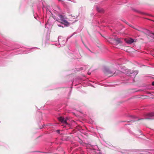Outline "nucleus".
Returning a JSON list of instances; mask_svg holds the SVG:
<instances>
[{"label":"nucleus","mask_w":154,"mask_h":154,"mask_svg":"<svg viewBox=\"0 0 154 154\" xmlns=\"http://www.w3.org/2000/svg\"><path fill=\"white\" fill-rule=\"evenodd\" d=\"M58 16L60 18L57 19L56 20L57 21L66 26L69 25V23L65 19V18L63 15H59Z\"/></svg>","instance_id":"nucleus-1"},{"label":"nucleus","mask_w":154,"mask_h":154,"mask_svg":"<svg viewBox=\"0 0 154 154\" xmlns=\"http://www.w3.org/2000/svg\"><path fill=\"white\" fill-rule=\"evenodd\" d=\"M105 74L109 76H110L113 75V72L108 68H105L104 70Z\"/></svg>","instance_id":"nucleus-2"},{"label":"nucleus","mask_w":154,"mask_h":154,"mask_svg":"<svg viewBox=\"0 0 154 154\" xmlns=\"http://www.w3.org/2000/svg\"><path fill=\"white\" fill-rule=\"evenodd\" d=\"M59 120L62 123L65 124L66 125H67V121L68 119L67 118H65L62 116H60L58 118Z\"/></svg>","instance_id":"nucleus-3"},{"label":"nucleus","mask_w":154,"mask_h":154,"mask_svg":"<svg viewBox=\"0 0 154 154\" xmlns=\"http://www.w3.org/2000/svg\"><path fill=\"white\" fill-rule=\"evenodd\" d=\"M110 41H111L115 45H118L122 43L121 41L119 38L111 39Z\"/></svg>","instance_id":"nucleus-4"},{"label":"nucleus","mask_w":154,"mask_h":154,"mask_svg":"<svg viewBox=\"0 0 154 154\" xmlns=\"http://www.w3.org/2000/svg\"><path fill=\"white\" fill-rule=\"evenodd\" d=\"M127 74L128 75L132 76V75H133V76H134L137 74V72L135 71H133L131 70H127Z\"/></svg>","instance_id":"nucleus-5"},{"label":"nucleus","mask_w":154,"mask_h":154,"mask_svg":"<svg viewBox=\"0 0 154 154\" xmlns=\"http://www.w3.org/2000/svg\"><path fill=\"white\" fill-rule=\"evenodd\" d=\"M125 41L126 43L129 44H131L134 42V40L131 38L125 39Z\"/></svg>","instance_id":"nucleus-6"},{"label":"nucleus","mask_w":154,"mask_h":154,"mask_svg":"<svg viewBox=\"0 0 154 154\" xmlns=\"http://www.w3.org/2000/svg\"><path fill=\"white\" fill-rule=\"evenodd\" d=\"M146 116L149 117H152L154 116V113H150L147 114L146 115Z\"/></svg>","instance_id":"nucleus-7"},{"label":"nucleus","mask_w":154,"mask_h":154,"mask_svg":"<svg viewBox=\"0 0 154 154\" xmlns=\"http://www.w3.org/2000/svg\"><path fill=\"white\" fill-rule=\"evenodd\" d=\"M98 11L99 12H103V10H101V9L98 10Z\"/></svg>","instance_id":"nucleus-8"},{"label":"nucleus","mask_w":154,"mask_h":154,"mask_svg":"<svg viewBox=\"0 0 154 154\" xmlns=\"http://www.w3.org/2000/svg\"><path fill=\"white\" fill-rule=\"evenodd\" d=\"M60 130H57V131H56V132L58 133H60Z\"/></svg>","instance_id":"nucleus-9"},{"label":"nucleus","mask_w":154,"mask_h":154,"mask_svg":"<svg viewBox=\"0 0 154 154\" xmlns=\"http://www.w3.org/2000/svg\"><path fill=\"white\" fill-rule=\"evenodd\" d=\"M152 85L154 86V81L152 82Z\"/></svg>","instance_id":"nucleus-10"},{"label":"nucleus","mask_w":154,"mask_h":154,"mask_svg":"<svg viewBox=\"0 0 154 154\" xmlns=\"http://www.w3.org/2000/svg\"><path fill=\"white\" fill-rule=\"evenodd\" d=\"M58 26L59 27H62L63 28V27L60 25H58Z\"/></svg>","instance_id":"nucleus-11"},{"label":"nucleus","mask_w":154,"mask_h":154,"mask_svg":"<svg viewBox=\"0 0 154 154\" xmlns=\"http://www.w3.org/2000/svg\"><path fill=\"white\" fill-rule=\"evenodd\" d=\"M132 122H135V121H132Z\"/></svg>","instance_id":"nucleus-12"},{"label":"nucleus","mask_w":154,"mask_h":154,"mask_svg":"<svg viewBox=\"0 0 154 154\" xmlns=\"http://www.w3.org/2000/svg\"><path fill=\"white\" fill-rule=\"evenodd\" d=\"M127 24H128V23H126Z\"/></svg>","instance_id":"nucleus-13"}]
</instances>
